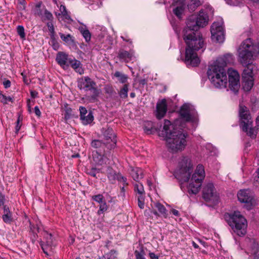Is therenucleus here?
Masks as SVG:
<instances>
[{"label": "nucleus", "instance_id": "4d7b16f0", "mask_svg": "<svg viewBox=\"0 0 259 259\" xmlns=\"http://www.w3.org/2000/svg\"><path fill=\"white\" fill-rule=\"evenodd\" d=\"M255 181L259 183V167L256 171V175L254 178Z\"/></svg>", "mask_w": 259, "mask_h": 259}, {"label": "nucleus", "instance_id": "8fccbe9b", "mask_svg": "<svg viewBox=\"0 0 259 259\" xmlns=\"http://www.w3.org/2000/svg\"><path fill=\"white\" fill-rule=\"evenodd\" d=\"M117 254V252L114 250H112L110 251V252L107 254V256H110L109 258L110 259H114L116 257V255Z\"/></svg>", "mask_w": 259, "mask_h": 259}, {"label": "nucleus", "instance_id": "0eeeda50", "mask_svg": "<svg viewBox=\"0 0 259 259\" xmlns=\"http://www.w3.org/2000/svg\"><path fill=\"white\" fill-rule=\"evenodd\" d=\"M180 168L176 172V178L180 181L188 182L193 169V164L190 159L187 156H182L179 162Z\"/></svg>", "mask_w": 259, "mask_h": 259}, {"label": "nucleus", "instance_id": "0e129e2a", "mask_svg": "<svg viewBox=\"0 0 259 259\" xmlns=\"http://www.w3.org/2000/svg\"><path fill=\"white\" fill-rule=\"evenodd\" d=\"M135 254L136 258V259H140V253H139V251H138V250H136V251H135Z\"/></svg>", "mask_w": 259, "mask_h": 259}, {"label": "nucleus", "instance_id": "a19ab883", "mask_svg": "<svg viewBox=\"0 0 259 259\" xmlns=\"http://www.w3.org/2000/svg\"><path fill=\"white\" fill-rule=\"evenodd\" d=\"M109 171H110L108 172L107 177L110 181H113L117 178L118 174H116V172L112 169H109Z\"/></svg>", "mask_w": 259, "mask_h": 259}, {"label": "nucleus", "instance_id": "423d86ee", "mask_svg": "<svg viewBox=\"0 0 259 259\" xmlns=\"http://www.w3.org/2000/svg\"><path fill=\"white\" fill-rule=\"evenodd\" d=\"M77 87L80 90L92 92L91 96H85V99L90 103H95L98 101L100 90L96 87V83L89 76H84L78 80Z\"/></svg>", "mask_w": 259, "mask_h": 259}, {"label": "nucleus", "instance_id": "f3484780", "mask_svg": "<svg viewBox=\"0 0 259 259\" xmlns=\"http://www.w3.org/2000/svg\"><path fill=\"white\" fill-rule=\"evenodd\" d=\"M80 119L84 125L91 123L94 120L92 111L88 112L87 109L82 106L79 107Z\"/></svg>", "mask_w": 259, "mask_h": 259}, {"label": "nucleus", "instance_id": "aec40b11", "mask_svg": "<svg viewBox=\"0 0 259 259\" xmlns=\"http://www.w3.org/2000/svg\"><path fill=\"white\" fill-rule=\"evenodd\" d=\"M68 55L62 52L58 53L56 56V60L58 64L64 69H67L69 67Z\"/></svg>", "mask_w": 259, "mask_h": 259}, {"label": "nucleus", "instance_id": "603ef678", "mask_svg": "<svg viewBox=\"0 0 259 259\" xmlns=\"http://www.w3.org/2000/svg\"><path fill=\"white\" fill-rule=\"evenodd\" d=\"M20 117H19L17 119V124L15 126V133H18L20 129L21 125L20 124Z\"/></svg>", "mask_w": 259, "mask_h": 259}, {"label": "nucleus", "instance_id": "4468645a", "mask_svg": "<svg viewBox=\"0 0 259 259\" xmlns=\"http://www.w3.org/2000/svg\"><path fill=\"white\" fill-rule=\"evenodd\" d=\"M101 132L104 137V140L106 142L107 149L111 150L114 148L116 146L117 141L112 128L106 126L102 128Z\"/></svg>", "mask_w": 259, "mask_h": 259}, {"label": "nucleus", "instance_id": "58836bf2", "mask_svg": "<svg viewBox=\"0 0 259 259\" xmlns=\"http://www.w3.org/2000/svg\"><path fill=\"white\" fill-rule=\"evenodd\" d=\"M100 204L99 209L97 212L99 215L103 214L104 212L107 210L108 208L107 203L105 201Z\"/></svg>", "mask_w": 259, "mask_h": 259}, {"label": "nucleus", "instance_id": "338daca9", "mask_svg": "<svg viewBox=\"0 0 259 259\" xmlns=\"http://www.w3.org/2000/svg\"><path fill=\"white\" fill-rule=\"evenodd\" d=\"M30 100H27V107H28V110L29 112H31V106H30Z\"/></svg>", "mask_w": 259, "mask_h": 259}, {"label": "nucleus", "instance_id": "6ab92c4d", "mask_svg": "<svg viewBox=\"0 0 259 259\" xmlns=\"http://www.w3.org/2000/svg\"><path fill=\"white\" fill-rule=\"evenodd\" d=\"M93 158L94 161L98 165H102L108 163L109 158L106 151H102V153L97 151L93 152Z\"/></svg>", "mask_w": 259, "mask_h": 259}, {"label": "nucleus", "instance_id": "5fc2aeb1", "mask_svg": "<svg viewBox=\"0 0 259 259\" xmlns=\"http://www.w3.org/2000/svg\"><path fill=\"white\" fill-rule=\"evenodd\" d=\"M34 112L36 116L38 117H40L41 115V112L38 106H35L34 107Z\"/></svg>", "mask_w": 259, "mask_h": 259}, {"label": "nucleus", "instance_id": "c756f323", "mask_svg": "<svg viewBox=\"0 0 259 259\" xmlns=\"http://www.w3.org/2000/svg\"><path fill=\"white\" fill-rule=\"evenodd\" d=\"M154 206L158 210L159 214L161 215H162L164 218L167 217V210L163 205L159 202H157L154 203Z\"/></svg>", "mask_w": 259, "mask_h": 259}, {"label": "nucleus", "instance_id": "09e8293b", "mask_svg": "<svg viewBox=\"0 0 259 259\" xmlns=\"http://www.w3.org/2000/svg\"><path fill=\"white\" fill-rule=\"evenodd\" d=\"M116 179L120 182H123L124 186L127 185L126 183V178L121 176L120 174H118V175H117V178Z\"/></svg>", "mask_w": 259, "mask_h": 259}, {"label": "nucleus", "instance_id": "b1692460", "mask_svg": "<svg viewBox=\"0 0 259 259\" xmlns=\"http://www.w3.org/2000/svg\"><path fill=\"white\" fill-rule=\"evenodd\" d=\"M91 146L94 148L98 149V152L102 153V152H105V148L107 149V146H106V142H102L101 140H94L92 141L91 143Z\"/></svg>", "mask_w": 259, "mask_h": 259}, {"label": "nucleus", "instance_id": "de8ad7c7", "mask_svg": "<svg viewBox=\"0 0 259 259\" xmlns=\"http://www.w3.org/2000/svg\"><path fill=\"white\" fill-rule=\"evenodd\" d=\"M100 172V169L96 168H92L90 171L89 172V174L93 177L96 178V174Z\"/></svg>", "mask_w": 259, "mask_h": 259}, {"label": "nucleus", "instance_id": "39448f33", "mask_svg": "<svg viewBox=\"0 0 259 259\" xmlns=\"http://www.w3.org/2000/svg\"><path fill=\"white\" fill-rule=\"evenodd\" d=\"M225 219L233 231L239 236L246 232L247 221L239 211L226 214Z\"/></svg>", "mask_w": 259, "mask_h": 259}, {"label": "nucleus", "instance_id": "49530a36", "mask_svg": "<svg viewBox=\"0 0 259 259\" xmlns=\"http://www.w3.org/2000/svg\"><path fill=\"white\" fill-rule=\"evenodd\" d=\"M92 198L93 200L99 203H101L104 201V197L102 194L94 195L92 196Z\"/></svg>", "mask_w": 259, "mask_h": 259}, {"label": "nucleus", "instance_id": "f704fd0d", "mask_svg": "<svg viewBox=\"0 0 259 259\" xmlns=\"http://www.w3.org/2000/svg\"><path fill=\"white\" fill-rule=\"evenodd\" d=\"M128 92V84H124L123 87L119 91L118 94L122 99H125L127 97Z\"/></svg>", "mask_w": 259, "mask_h": 259}, {"label": "nucleus", "instance_id": "4c0bfd02", "mask_svg": "<svg viewBox=\"0 0 259 259\" xmlns=\"http://www.w3.org/2000/svg\"><path fill=\"white\" fill-rule=\"evenodd\" d=\"M0 99L1 102L4 104H7L9 102H13V99L10 96H6L0 92Z\"/></svg>", "mask_w": 259, "mask_h": 259}, {"label": "nucleus", "instance_id": "f257e3e1", "mask_svg": "<svg viewBox=\"0 0 259 259\" xmlns=\"http://www.w3.org/2000/svg\"><path fill=\"white\" fill-rule=\"evenodd\" d=\"M208 21L206 12L201 10L198 15L189 16L187 21V26L184 29L183 39L186 44L185 63L187 65L197 66L200 60L197 52L204 47L202 35L197 31L200 27L205 26Z\"/></svg>", "mask_w": 259, "mask_h": 259}, {"label": "nucleus", "instance_id": "9b49d317", "mask_svg": "<svg viewBox=\"0 0 259 259\" xmlns=\"http://www.w3.org/2000/svg\"><path fill=\"white\" fill-rule=\"evenodd\" d=\"M242 73V85L245 91H249L253 85V65H246Z\"/></svg>", "mask_w": 259, "mask_h": 259}, {"label": "nucleus", "instance_id": "5701e85b", "mask_svg": "<svg viewBox=\"0 0 259 259\" xmlns=\"http://www.w3.org/2000/svg\"><path fill=\"white\" fill-rule=\"evenodd\" d=\"M118 57L120 60H122L125 62H128L133 59L134 53L133 51L120 50L119 51Z\"/></svg>", "mask_w": 259, "mask_h": 259}, {"label": "nucleus", "instance_id": "bf43d9fd", "mask_svg": "<svg viewBox=\"0 0 259 259\" xmlns=\"http://www.w3.org/2000/svg\"><path fill=\"white\" fill-rule=\"evenodd\" d=\"M140 253V259H146L144 257V251L142 250L141 251H139Z\"/></svg>", "mask_w": 259, "mask_h": 259}, {"label": "nucleus", "instance_id": "9d476101", "mask_svg": "<svg viewBox=\"0 0 259 259\" xmlns=\"http://www.w3.org/2000/svg\"><path fill=\"white\" fill-rule=\"evenodd\" d=\"M180 118L175 120L172 124L177 126L181 123V120L185 122H194L197 120V112L193 107L189 104H184L180 110Z\"/></svg>", "mask_w": 259, "mask_h": 259}, {"label": "nucleus", "instance_id": "473e14b6", "mask_svg": "<svg viewBox=\"0 0 259 259\" xmlns=\"http://www.w3.org/2000/svg\"><path fill=\"white\" fill-rule=\"evenodd\" d=\"M60 11L61 12V14L63 17V19L65 21H72V20L71 19L70 16L68 14L67 10H66L65 6H64V5L60 6Z\"/></svg>", "mask_w": 259, "mask_h": 259}, {"label": "nucleus", "instance_id": "393cba45", "mask_svg": "<svg viewBox=\"0 0 259 259\" xmlns=\"http://www.w3.org/2000/svg\"><path fill=\"white\" fill-rule=\"evenodd\" d=\"M130 174L133 179L137 182L143 178V170L139 167L133 168Z\"/></svg>", "mask_w": 259, "mask_h": 259}, {"label": "nucleus", "instance_id": "a18cd8bd", "mask_svg": "<svg viewBox=\"0 0 259 259\" xmlns=\"http://www.w3.org/2000/svg\"><path fill=\"white\" fill-rule=\"evenodd\" d=\"M138 206L141 209H143L144 208V200H145V196H138Z\"/></svg>", "mask_w": 259, "mask_h": 259}, {"label": "nucleus", "instance_id": "a878e982", "mask_svg": "<svg viewBox=\"0 0 259 259\" xmlns=\"http://www.w3.org/2000/svg\"><path fill=\"white\" fill-rule=\"evenodd\" d=\"M3 221L7 224H10L13 222V218L11 212L9 207L5 205L4 206V214L2 216Z\"/></svg>", "mask_w": 259, "mask_h": 259}, {"label": "nucleus", "instance_id": "e2e57ef3", "mask_svg": "<svg viewBox=\"0 0 259 259\" xmlns=\"http://www.w3.org/2000/svg\"><path fill=\"white\" fill-rule=\"evenodd\" d=\"M255 54H259V43L255 44Z\"/></svg>", "mask_w": 259, "mask_h": 259}, {"label": "nucleus", "instance_id": "e433bc0d", "mask_svg": "<svg viewBox=\"0 0 259 259\" xmlns=\"http://www.w3.org/2000/svg\"><path fill=\"white\" fill-rule=\"evenodd\" d=\"M43 8L44 9V15H42V16H41L42 20H47L52 21L53 19V16L52 14L50 12H49L48 10H47L44 6L43 7Z\"/></svg>", "mask_w": 259, "mask_h": 259}, {"label": "nucleus", "instance_id": "69168bd1", "mask_svg": "<svg viewBox=\"0 0 259 259\" xmlns=\"http://www.w3.org/2000/svg\"><path fill=\"white\" fill-rule=\"evenodd\" d=\"M4 205V200L2 196H0V206Z\"/></svg>", "mask_w": 259, "mask_h": 259}, {"label": "nucleus", "instance_id": "412c9836", "mask_svg": "<svg viewBox=\"0 0 259 259\" xmlns=\"http://www.w3.org/2000/svg\"><path fill=\"white\" fill-rule=\"evenodd\" d=\"M167 112V104L165 99H162L158 102L156 105V116L160 119L163 118Z\"/></svg>", "mask_w": 259, "mask_h": 259}, {"label": "nucleus", "instance_id": "680f3d73", "mask_svg": "<svg viewBox=\"0 0 259 259\" xmlns=\"http://www.w3.org/2000/svg\"><path fill=\"white\" fill-rule=\"evenodd\" d=\"M171 211H172V214L176 216H178L179 214V212L176 209H173L171 210Z\"/></svg>", "mask_w": 259, "mask_h": 259}, {"label": "nucleus", "instance_id": "79ce46f5", "mask_svg": "<svg viewBox=\"0 0 259 259\" xmlns=\"http://www.w3.org/2000/svg\"><path fill=\"white\" fill-rule=\"evenodd\" d=\"M72 115V110L70 107L67 106H65V114H64V119L66 120L70 119Z\"/></svg>", "mask_w": 259, "mask_h": 259}, {"label": "nucleus", "instance_id": "ddd939ff", "mask_svg": "<svg viewBox=\"0 0 259 259\" xmlns=\"http://www.w3.org/2000/svg\"><path fill=\"white\" fill-rule=\"evenodd\" d=\"M229 87L234 94H237L240 89L239 74L238 72L231 68L228 70Z\"/></svg>", "mask_w": 259, "mask_h": 259}, {"label": "nucleus", "instance_id": "c85d7f7f", "mask_svg": "<svg viewBox=\"0 0 259 259\" xmlns=\"http://www.w3.org/2000/svg\"><path fill=\"white\" fill-rule=\"evenodd\" d=\"M134 191L138 196H145V192L142 184L137 182L134 184Z\"/></svg>", "mask_w": 259, "mask_h": 259}, {"label": "nucleus", "instance_id": "72a5a7b5", "mask_svg": "<svg viewBox=\"0 0 259 259\" xmlns=\"http://www.w3.org/2000/svg\"><path fill=\"white\" fill-rule=\"evenodd\" d=\"M184 10V6L181 4L173 9V12L179 19L181 18L182 15Z\"/></svg>", "mask_w": 259, "mask_h": 259}, {"label": "nucleus", "instance_id": "4be33fe9", "mask_svg": "<svg viewBox=\"0 0 259 259\" xmlns=\"http://www.w3.org/2000/svg\"><path fill=\"white\" fill-rule=\"evenodd\" d=\"M69 64L76 72L80 75L84 73V69L82 68V64L79 61L75 59H71L69 60Z\"/></svg>", "mask_w": 259, "mask_h": 259}, {"label": "nucleus", "instance_id": "7c9ffc66", "mask_svg": "<svg viewBox=\"0 0 259 259\" xmlns=\"http://www.w3.org/2000/svg\"><path fill=\"white\" fill-rule=\"evenodd\" d=\"M203 3V0H191L190 3L188 5V9L193 12L200 6Z\"/></svg>", "mask_w": 259, "mask_h": 259}, {"label": "nucleus", "instance_id": "f8f14e48", "mask_svg": "<svg viewBox=\"0 0 259 259\" xmlns=\"http://www.w3.org/2000/svg\"><path fill=\"white\" fill-rule=\"evenodd\" d=\"M211 39L216 42H223L225 39L224 28L222 22H214L211 26Z\"/></svg>", "mask_w": 259, "mask_h": 259}, {"label": "nucleus", "instance_id": "c9c22d12", "mask_svg": "<svg viewBox=\"0 0 259 259\" xmlns=\"http://www.w3.org/2000/svg\"><path fill=\"white\" fill-rule=\"evenodd\" d=\"M59 35L61 38L66 43L72 44L74 42L73 37L69 34L65 35L62 33H59Z\"/></svg>", "mask_w": 259, "mask_h": 259}, {"label": "nucleus", "instance_id": "bb28decb", "mask_svg": "<svg viewBox=\"0 0 259 259\" xmlns=\"http://www.w3.org/2000/svg\"><path fill=\"white\" fill-rule=\"evenodd\" d=\"M78 30L87 42H89L91 38V34L85 25L79 27Z\"/></svg>", "mask_w": 259, "mask_h": 259}, {"label": "nucleus", "instance_id": "c03bdc74", "mask_svg": "<svg viewBox=\"0 0 259 259\" xmlns=\"http://www.w3.org/2000/svg\"><path fill=\"white\" fill-rule=\"evenodd\" d=\"M228 5L237 6L242 3L243 0H225Z\"/></svg>", "mask_w": 259, "mask_h": 259}, {"label": "nucleus", "instance_id": "ea45409f", "mask_svg": "<svg viewBox=\"0 0 259 259\" xmlns=\"http://www.w3.org/2000/svg\"><path fill=\"white\" fill-rule=\"evenodd\" d=\"M17 32L21 38L23 39H25V33L24 31V27L22 25H18L17 27Z\"/></svg>", "mask_w": 259, "mask_h": 259}, {"label": "nucleus", "instance_id": "2eb2a0df", "mask_svg": "<svg viewBox=\"0 0 259 259\" xmlns=\"http://www.w3.org/2000/svg\"><path fill=\"white\" fill-rule=\"evenodd\" d=\"M203 197L206 201L218 200V196L216 193L213 184L208 183L204 187Z\"/></svg>", "mask_w": 259, "mask_h": 259}, {"label": "nucleus", "instance_id": "052dcab7", "mask_svg": "<svg viewBox=\"0 0 259 259\" xmlns=\"http://www.w3.org/2000/svg\"><path fill=\"white\" fill-rule=\"evenodd\" d=\"M255 122H256L255 128H256V130H259V116H257L256 117Z\"/></svg>", "mask_w": 259, "mask_h": 259}, {"label": "nucleus", "instance_id": "3c124183", "mask_svg": "<svg viewBox=\"0 0 259 259\" xmlns=\"http://www.w3.org/2000/svg\"><path fill=\"white\" fill-rule=\"evenodd\" d=\"M105 92L107 94H112V93L113 92V88H112V87L110 86V85H106L105 87Z\"/></svg>", "mask_w": 259, "mask_h": 259}, {"label": "nucleus", "instance_id": "6e6d98bb", "mask_svg": "<svg viewBox=\"0 0 259 259\" xmlns=\"http://www.w3.org/2000/svg\"><path fill=\"white\" fill-rule=\"evenodd\" d=\"M149 256L150 259H159L158 256L153 252H150L149 253Z\"/></svg>", "mask_w": 259, "mask_h": 259}, {"label": "nucleus", "instance_id": "20e7f679", "mask_svg": "<svg viewBox=\"0 0 259 259\" xmlns=\"http://www.w3.org/2000/svg\"><path fill=\"white\" fill-rule=\"evenodd\" d=\"M238 60L243 65H252L253 56L255 55V44L251 38L244 40L238 49Z\"/></svg>", "mask_w": 259, "mask_h": 259}, {"label": "nucleus", "instance_id": "37998d69", "mask_svg": "<svg viewBox=\"0 0 259 259\" xmlns=\"http://www.w3.org/2000/svg\"><path fill=\"white\" fill-rule=\"evenodd\" d=\"M47 26L49 29V31L50 32V36L51 38H54L55 36V30L54 27L52 22H49L47 23Z\"/></svg>", "mask_w": 259, "mask_h": 259}, {"label": "nucleus", "instance_id": "f03ea898", "mask_svg": "<svg viewBox=\"0 0 259 259\" xmlns=\"http://www.w3.org/2000/svg\"><path fill=\"white\" fill-rule=\"evenodd\" d=\"M184 127L183 124H181L178 127L172 124L169 120H164L162 128L159 132V136L166 140L167 147L170 152L178 153L185 149L188 134L183 129Z\"/></svg>", "mask_w": 259, "mask_h": 259}, {"label": "nucleus", "instance_id": "1a4fd4ad", "mask_svg": "<svg viewBox=\"0 0 259 259\" xmlns=\"http://www.w3.org/2000/svg\"><path fill=\"white\" fill-rule=\"evenodd\" d=\"M239 116L241 118V123L243 124L242 130L246 132L247 134L251 138H255L256 131L251 127L252 126V120L246 106L240 105Z\"/></svg>", "mask_w": 259, "mask_h": 259}, {"label": "nucleus", "instance_id": "dca6fc26", "mask_svg": "<svg viewBox=\"0 0 259 259\" xmlns=\"http://www.w3.org/2000/svg\"><path fill=\"white\" fill-rule=\"evenodd\" d=\"M44 238L46 240V242H40V245L44 252L47 255H49L50 253L52 252V245L53 243V239L52 238V235L51 234H49L47 232H45L44 234Z\"/></svg>", "mask_w": 259, "mask_h": 259}, {"label": "nucleus", "instance_id": "2f4dec72", "mask_svg": "<svg viewBox=\"0 0 259 259\" xmlns=\"http://www.w3.org/2000/svg\"><path fill=\"white\" fill-rule=\"evenodd\" d=\"M42 5V3L41 2H39L35 5L32 10L35 15H38L39 16L42 15V9H41Z\"/></svg>", "mask_w": 259, "mask_h": 259}, {"label": "nucleus", "instance_id": "13d9d810", "mask_svg": "<svg viewBox=\"0 0 259 259\" xmlns=\"http://www.w3.org/2000/svg\"><path fill=\"white\" fill-rule=\"evenodd\" d=\"M19 4L22 6L21 8L22 9H25L26 4L25 0H19Z\"/></svg>", "mask_w": 259, "mask_h": 259}, {"label": "nucleus", "instance_id": "a211bd4d", "mask_svg": "<svg viewBox=\"0 0 259 259\" xmlns=\"http://www.w3.org/2000/svg\"><path fill=\"white\" fill-rule=\"evenodd\" d=\"M237 197L240 202L252 204L253 197L250 190L248 189L240 190L237 194Z\"/></svg>", "mask_w": 259, "mask_h": 259}, {"label": "nucleus", "instance_id": "774afa93", "mask_svg": "<svg viewBox=\"0 0 259 259\" xmlns=\"http://www.w3.org/2000/svg\"><path fill=\"white\" fill-rule=\"evenodd\" d=\"M151 213L154 214L156 216H159L160 215V214L155 210H152L151 211Z\"/></svg>", "mask_w": 259, "mask_h": 259}, {"label": "nucleus", "instance_id": "cd10ccee", "mask_svg": "<svg viewBox=\"0 0 259 259\" xmlns=\"http://www.w3.org/2000/svg\"><path fill=\"white\" fill-rule=\"evenodd\" d=\"M114 76L117 79L118 81L120 83L123 84H127L126 82L128 78V77L127 75L120 71H117L114 73Z\"/></svg>", "mask_w": 259, "mask_h": 259}, {"label": "nucleus", "instance_id": "864d4df0", "mask_svg": "<svg viewBox=\"0 0 259 259\" xmlns=\"http://www.w3.org/2000/svg\"><path fill=\"white\" fill-rule=\"evenodd\" d=\"M3 85L6 89H8L11 86V81L9 80H6L3 82Z\"/></svg>", "mask_w": 259, "mask_h": 259}, {"label": "nucleus", "instance_id": "6e6552de", "mask_svg": "<svg viewBox=\"0 0 259 259\" xmlns=\"http://www.w3.org/2000/svg\"><path fill=\"white\" fill-rule=\"evenodd\" d=\"M205 177V171L202 165H197L193 174L188 189L189 194H196L199 191Z\"/></svg>", "mask_w": 259, "mask_h": 259}, {"label": "nucleus", "instance_id": "7ed1b4c3", "mask_svg": "<svg viewBox=\"0 0 259 259\" xmlns=\"http://www.w3.org/2000/svg\"><path fill=\"white\" fill-rule=\"evenodd\" d=\"M233 62V56L231 54H227L219 57L212 64L209 66L207 72L208 77L216 88L227 87V77L225 67Z\"/></svg>", "mask_w": 259, "mask_h": 259}]
</instances>
